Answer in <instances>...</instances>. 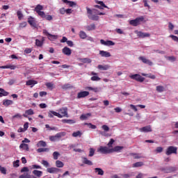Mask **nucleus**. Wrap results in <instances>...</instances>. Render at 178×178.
<instances>
[{
    "label": "nucleus",
    "mask_w": 178,
    "mask_h": 178,
    "mask_svg": "<svg viewBox=\"0 0 178 178\" xmlns=\"http://www.w3.org/2000/svg\"><path fill=\"white\" fill-rule=\"evenodd\" d=\"M35 12H36V13H38V16H40V17H41L42 19H45V16L46 14L44 11V6H42V5L38 4L35 9H34Z\"/></svg>",
    "instance_id": "nucleus-1"
},
{
    "label": "nucleus",
    "mask_w": 178,
    "mask_h": 178,
    "mask_svg": "<svg viewBox=\"0 0 178 178\" xmlns=\"http://www.w3.org/2000/svg\"><path fill=\"white\" fill-rule=\"evenodd\" d=\"M142 22H144V17L143 16L136 17L135 19H131L129 21V24L134 26V27H137V26L141 24Z\"/></svg>",
    "instance_id": "nucleus-2"
},
{
    "label": "nucleus",
    "mask_w": 178,
    "mask_h": 178,
    "mask_svg": "<svg viewBox=\"0 0 178 178\" xmlns=\"http://www.w3.org/2000/svg\"><path fill=\"white\" fill-rule=\"evenodd\" d=\"M86 10L88 19H90V20H94L95 22L99 20V17L95 14L92 15V10L90 8L86 7Z\"/></svg>",
    "instance_id": "nucleus-3"
},
{
    "label": "nucleus",
    "mask_w": 178,
    "mask_h": 178,
    "mask_svg": "<svg viewBox=\"0 0 178 178\" xmlns=\"http://www.w3.org/2000/svg\"><path fill=\"white\" fill-rule=\"evenodd\" d=\"M97 152H100V154L106 155L108 154H112V150L106 146H101L99 149H97Z\"/></svg>",
    "instance_id": "nucleus-4"
},
{
    "label": "nucleus",
    "mask_w": 178,
    "mask_h": 178,
    "mask_svg": "<svg viewBox=\"0 0 178 178\" xmlns=\"http://www.w3.org/2000/svg\"><path fill=\"white\" fill-rule=\"evenodd\" d=\"M172 154H177V147L175 146H169L165 151V154L169 156L172 155Z\"/></svg>",
    "instance_id": "nucleus-5"
},
{
    "label": "nucleus",
    "mask_w": 178,
    "mask_h": 178,
    "mask_svg": "<svg viewBox=\"0 0 178 178\" xmlns=\"http://www.w3.org/2000/svg\"><path fill=\"white\" fill-rule=\"evenodd\" d=\"M129 77L132 80H136V81H138L139 83H143V81L145 80V78L141 76V75L138 74L130 75Z\"/></svg>",
    "instance_id": "nucleus-6"
},
{
    "label": "nucleus",
    "mask_w": 178,
    "mask_h": 178,
    "mask_svg": "<svg viewBox=\"0 0 178 178\" xmlns=\"http://www.w3.org/2000/svg\"><path fill=\"white\" fill-rule=\"evenodd\" d=\"M65 136H66V132H60L56 134L55 136H49V140L50 141H56L58 138L65 137Z\"/></svg>",
    "instance_id": "nucleus-7"
},
{
    "label": "nucleus",
    "mask_w": 178,
    "mask_h": 178,
    "mask_svg": "<svg viewBox=\"0 0 178 178\" xmlns=\"http://www.w3.org/2000/svg\"><path fill=\"white\" fill-rule=\"evenodd\" d=\"M43 34H44V35H47L50 41H54V40H58V35L49 33L46 29L43 30Z\"/></svg>",
    "instance_id": "nucleus-8"
},
{
    "label": "nucleus",
    "mask_w": 178,
    "mask_h": 178,
    "mask_svg": "<svg viewBox=\"0 0 178 178\" xmlns=\"http://www.w3.org/2000/svg\"><path fill=\"white\" fill-rule=\"evenodd\" d=\"M138 60H141V62H143V63H144L145 65H148V66H152V65H154V63H152V61H151L149 59H147L145 56L138 57Z\"/></svg>",
    "instance_id": "nucleus-9"
},
{
    "label": "nucleus",
    "mask_w": 178,
    "mask_h": 178,
    "mask_svg": "<svg viewBox=\"0 0 178 178\" xmlns=\"http://www.w3.org/2000/svg\"><path fill=\"white\" fill-rule=\"evenodd\" d=\"M58 113L61 115V118H69V115L67 114V107L60 108Z\"/></svg>",
    "instance_id": "nucleus-10"
},
{
    "label": "nucleus",
    "mask_w": 178,
    "mask_h": 178,
    "mask_svg": "<svg viewBox=\"0 0 178 178\" xmlns=\"http://www.w3.org/2000/svg\"><path fill=\"white\" fill-rule=\"evenodd\" d=\"M135 33L137 34L138 37H140V38L151 37V34L148 33H143L142 31H135Z\"/></svg>",
    "instance_id": "nucleus-11"
},
{
    "label": "nucleus",
    "mask_w": 178,
    "mask_h": 178,
    "mask_svg": "<svg viewBox=\"0 0 178 178\" xmlns=\"http://www.w3.org/2000/svg\"><path fill=\"white\" fill-rule=\"evenodd\" d=\"M100 44H102V45H105L106 47H112L115 45V42L113 41L112 40L105 41L103 39L100 40Z\"/></svg>",
    "instance_id": "nucleus-12"
},
{
    "label": "nucleus",
    "mask_w": 178,
    "mask_h": 178,
    "mask_svg": "<svg viewBox=\"0 0 178 178\" xmlns=\"http://www.w3.org/2000/svg\"><path fill=\"white\" fill-rule=\"evenodd\" d=\"M81 159H82V163H83V165H88V166H92V165H94V163H92L87 157L82 156Z\"/></svg>",
    "instance_id": "nucleus-13"
},
{
    "label": "nucleus",
    "mask_w": 178,
    "mask_h": 178,
    "mask_svg": "<svg viewBox=\"0 0 178 178\" xmlns=\"http://www.w3.org/2000/svg\"><path fill=\"white\" fill-rule=\"evenodd\" d=\"M54 116H57V118H62V115L59 113L54 111H49L48 113V117L52 118Z\"/></svg>",
    "instance_id": "nucleus-14"
},
{
    "label": "nucleus",
    "mask_w": 178,
    "mask_h": 178,
    "mask_svg": "<svg viewBox=\"0 0 178 178\" xmlns=\"http://www.w3.org/2000/svg\"><path fill=\"white\" fill-rule=\"evenodd\" d=\"M88 95H90V92H88V91H82V92H79L77 94V98L78 99L84 98L86 97H88Z\"/></svg>",
    "instance_id": "nucleus-15"
},
{
    "label": "nucleus",
    "mask_w": 178,
    "mask_h": 178,
    "mask_svg": "<svg viewBox=\"0 0 178 178\" xmlns=\"http://www.w3.org/2000/svg\"><path fill=\"white\" fill-rule=\"evenodd\" d=\"M99 54L102 58H111V56H112L108 51L104 50H100Z\"/></svg>",
    "instance_id": "nucleus-16"
},
{
    "label": "nucleus",
    "mask_w": 178,
    "mask_h": 178,
    "mask_svg": "<svg viewBox=\"0 0 178 178\" xmlns=\"http://www.w3.org/2000/svg\"><path fill=\"white\" fill-rule=\"evenodd\" d=\"M48 173H59L60 172V169L55 167L49 168L47 169Z\"/></svg>",
    "instance_id": "nucleus-17"
},
{
    "label": "nucleus",
    "mask_w": 178,
    "mask_h": 178,
    "mask_svg": "<svg viewBox=\"0 0 178 178\" xmlns=\"http://www.w3.org/2000/svg\"><path fill=\"white\" fill-rule=\"evenodd\" d=\"M90 74L92 76L90 78V80L92 81H99V80H101V78H99V76H97L98 74H97L96 72H92Z\"/></svg>",
    "instance_id": "nucleus-18"
},
{
    "label": "nucleus",
    "mask_w": 178,
    "mask_h": 178,
    "mask_svg": "<svg viewBox=\"0 0 178 178\" xmlns=\"http://www.w3.org/2000/svg\"><path fill=\"white\" fill-rule=\"evenodd\" d=\"M62 52L64 55H67V56H70V55H72V49L67 47H64L62 49Z\"/></svg>",
    "instance_id": "nucleus-19"
},
{
    "label": "nucleus",
    "mask_w": 178,
    "mask_h": 178,
    "mask_svg": "<svg viewBox=\"0 0 178 178\" xmlns=\"http://www.w3.org/2000/svg\"><path fill=\"white\" fill-rule=\"evenodd\" d=\"M140 131H143V133H149L152 131V128H151V125H148L140 128Z\"/></svg>",
    "instance_id": "nucleus-20"
},
{
    "label": "nucleus",
    "mask_w": 178,
    "mask_h": 178,
    "mask_svg": "<svg viewBox=\"0 0 178 178\" xmlns=\"http://www.w3.org/2000/svg\"><path fill=\"white\" fill-rule=\"evenodd\" d=\"M96 3H98L99 5H95V8H97L98 9H104V8H108L106 5L104 3V1H96ZM103 7V8H102Z\"/></svg>",
    "instance_id": "nucleus-21"
},
{
    "label": "nucleus",
    "mask_w": 178,
    "mask_h": 178,
    "mask_svg": "<svg viewBox=\"0 0 178 178\" xmlns=\"http://www.w3.org/2000/svg\"><path fill=\"white\" fill-rule=\"evenodd\" d=\"M86 90H87L88 91H93V92H99L101 89L99 88H93L91 86H88L86 88Z\"/></svg>",
    "instance_id": "nucleus-22"
},
{
    "label": "nucleus",
    "mask_w": 178,
    "mask_h": 178,
    "mask_svg": "<svg viewBox=\"0 0 178 178\" xmlns=\"http://www.w3.org/2000/svg\"><path fill=\"white\" fill-rule=\"evenodd\" d=\"M28 23L32 27H35L37 26V24H35V20L32 17H30L28 18Z\"/></svg>",
    "instance_id": "nucleus-23"
},
{
    "label": "nucleus",
    "mask_w": 178,
    "mask_h": 178,
    "mask_svg": "<svg viewBox=\"0 0 178 178\" xmlns=\"http://www.w3.org/2000/svg\"><path fill=\"white\" fill-rule=\"evenodd\" d=\"M17 67L16 65H12L0 66V69H10L11 70H15Z\"/></svg>",
    "instance_id": "nucleus-24"
},
{
    "label": "nucleus",
    "mask_w": 178,
    "mask_h": 178,
    "mask_svg": "<svg viewBox=\"0 0 178 178\" xmlns=\"http://www.w3.org/2000/svg\"><path fill=\"white\" fill-rule=\"evenodd\" d=\"M34 115V111L31 108L26 110L25 111V113L23 114L24 118H28L27 115Z\"/></svg>",
    "instance_id": "nucleus-25"
},
{
    "label": "nucleus",
    "mask_w": 178,
    "mask_h": 178,
    "mask_svg": "<svg viewBox=\"0 0 178 178\" xmlns=\"http://www.w3.org/2000/svg\"><path fill=\"white\" fill-rule=\"evenodd\" d=\"M111 66L109 65H99L97 66V69H99V70H108V69H110Z\"/></svg>",
    "instance_id": "nucleus-26"
},
{
    "label": "nucleus",
    "mask_w": 178,
    "mask_h": 178,
    "mask_svg": "<svg viewBox=\"0 0 178 178\" xmlns=\"http://www.w3.org/2000/svg\"><path fill=\"white\" fill-rule=\"evenodd\" d=\"M63 2L64 3H67V5H69V6H70V8H73V6H76L77 5L76 3V2L70 1H68V0H63Z\"/></svg>",
    "instance_id": "nucleus-27"
},
{
    "label": "nucleus",
    "mask_w": 178,
    "mask_h": 178,
    "mask_svg": "<svg viewBox=\"0 0 178 178\" xmlns=\"http://www.w3.org/2000/svg\"><path fill=\"white\" fill-rule=\"evenodd\" d=\"M44 41H45V39L44 38H42V40L36 39L35 40V45L37 47H42L44 44Z\"/></svg>",
    "instance_id": "nucleus-28"
},
{
    "label": "nucleus",
    "mask_w": 178,
    "mask_h": 178,
    "mask_svg": "<svg viewBox=\"0 0 178 178\" xmlns=\"http://www.w3.org/2000/svg\"><path fill=\"white\" fill-rule=\"evenodd\" d=\"M95 173H97L99 176H104V172L102 170V168H95Z\"/></svg>",
    "instance_id": "nucleus-29"
},
{
    "label": "nucleus",
    "mask_w": 178,
    "mask_h": 178,
    "mask_svg": "<svg viewBox=\"0 0 178 178\" xmlns=\"http://www.w3.org/2000/svg\"><path fill=\"white\" fill-rule=\"evenodd\" d=\"M38 82L37 81H34L33 79H30L26 81V85L27 86H31V88H33V86H35V84H38Z\"/></svg>",
    "instance_id": "nucleus-30"
},
{
    "label": "nucleus",
    "mask_w": 178,
    "mask_h": 178,
    "mask_svg": "<svg viewBox=\"0 0 178 178\" xmlns=\"http://www.w3.org/2000/svg\"><path fill=\"white\" fill-rule=\"evenodd\" d=\"M8 95H9V93L5 89L0 88V97H8Z\"/></svg>",
    "instance_id": "nucleus-31"
},
{
    "label": "nucleus",
    "mask_w": 178,
    "mask_h": 178,
    "mask_svg": "<svg viewBox=\"0 0 178 178\" xmlns=\"http://www.w3.org/2000/svg\"><path fill=\"white\" fill-rule=\"evenodd\" d=\"M13 101L10 100V99H4L3 100V105L4 106H9V105H13Z\"/></svg>",
    "instance_id": "nucleus-32"
},
{
    "label": "nucleus",
    "mask_w": 178,
    "mask_h": 178,
    "mask_svg": "<svg viewBox=\"0 0 178 178\" xmlns=\"http://www.w3.org/2000/svg\"><path fill=\"white\" fill-rule=\"evenodd\" d=\"M130 155H131V156H134V159H141V158H144V156H143L141 154L131 153Z\"/></svg>",
    "instance_id": "nucleus-33"
},
{
    "label": "nucleus",
    "mask_w": 178,
    "mask_h": 178,
    "mask_svg": "<svg viewBox=\"0 0 178 178\" xmlns=\"http://www.w3.org/2000/svg\"><path fill=\"white\" fill-rule=\"evenodd\" d=\"M90 116H91V113H88L86 114H82L80 116V119L81 120H87V119H88V118H90Z\"/></svg>",
    "instance_id": "nucleus-34"
},
{
    "label": "nucleus",
    "mask_w": 178,
    "mask_h": 178,
    "mask_svg": "<svg viewBox=\"0 0 178 178\" xmlns=\"http://www.w3.org/2000/svg\"><path fill=\"white\" fill-rule=\"evenodd\" d=\"M123 149V146H115L114 148L111 149L112 152H119V151Z\"/></svg>",
    "instance_id": "nucleus-35"
},
{
    "label": "nucleus",
    "mask_w": 178,
    "mask_h": 178,
    "mask_svg": "<svg viewBox=\"0 0 178 178\" xmlns=\"http://www.w3.org/2000/svg\"><path fill=\"white\" fill-rule=\"evenodd\" d=\"M33 175H34L37 177H41V176H42V171L34 170L33 171Z\"/></svg>",
    "instance_id": "nucleus-36"
},
{
    "label": "nucleus",
    "mask_w": 178,
    "mask_h": 178,
    "mask_svg": "<svg viewBox=\"0 0 178 178\" xmlns=\"http://www.w3.org/2000/svg\"><path fill=\"white\" fill-rule=\"evenodd\" d=\"M86 29L88 30V31H92L93 30H95L96 26L94 24H92L86 26Z\"/></svg>",
    "instance_id": "nucleus-37"
},
{
    "label": "nucleus",
    "mask_w": 178,
    "mask_h": 178,
    "mask_svg": "<svg viewBox=\"0 0 178 178\" xmlns=\"http://www.w3.org/2000/svg\"><path fill=\"white\" fill-rule=\"evenodd\" d=\"M141 166H144L143 161H138L133 164V168H141Z\"/></svg>",
    "instance_id": "nucleus-38"
},
{
    "label": "nucleus",
    "mask_w": 178,
    "mask_h": 178,
    "mask_svg": "<svg viewBox=\"0 0 178 178\" xmlns=\"http://www.w3.org/2000/svg\"><path fill=\"white\" fill-rule=\"evenodd\" d=\"M79 37L81 38V40H86V38H87V33H86V32L83 31H81L79 32Z\"/></svg>",
    "instance_id": "nucleus-39"
},
{
    "label": "nucleus",
    "mask_w": 178,
    "mask_h": 178,
    "mask_svg": "<svg viewBox=\"0 0 178 178\" xmlns=\"http://www.w3.org/2000/svg\"><path fill=\"white\" fill-rule=\"evenodd\" d=\"M142 76H144L145 77H148L149 79H152V80H155L156 79V76L155 75H151V74H142Z\"/></svg>",
    "instance_id": "nucleus-40"
},
{
    "label": "nucleus",
    "mask_w": 178,
    "mask_h": 178,
    "mask_svg": "<svg viewBox=\"0 0 178 178\" xmlns=\"http://www.w3.org/2000/svg\"><path fill=\"white\" fill-rule=\"evenodd\" d=\"M37 147H47V142H45L44 140H40L37 143Z\"/></svg>",
    "instance_id": "nucleus-41"
},
{
    "label": "nucleus",
    "mask_w": 178,
    "mask_h": 178,
    "mask_svg": "<svg viewBox=\"0 0 178 178\" xmlns=\"http://www.w3.org/2000/svg\"><path fill=\"white\" fill-rule=\"evenodd\" d=\"M19 148H22L23 149H24L25 151H29V145L27 144H25V143H22L20 145H19Z\"/></svg>",
    "instance_id": "nucleus-42"
},
{
    "label": "nucleus",
    "mask_w": 178,
    "mask_h": 178,
    "mask_svg": "<svg viewBox=\"0 0 178 178\" xmlns=\"http://www.w3.org/2000/svg\"><path fill=\"white\" fill-rule=\"evenodd\" d=\"M56 166L57 168H63V166H65V164L63 163V162L59 161V160H57L56 161Z\"/></svg>",
    "instance_id": "nucleus-43"
},
{
    "label": "nucleus",
    "mask_w": 178,
    "mask_h": 178,
    "mask_svg": "<svg viewBox=\"0 0 178 178\" xmlns=\"http://www.w3.org/2000/svg\"><path fill=\"white\" fill-rule=\"evenodd\" d=\"M79 60H81L83 63H91L92 62L91 59L88 58H80Z\"/></svg>",
    "instance_id": "nucleus-44"
},
{
    "label": "nucleus",
    "mask_w": 178,
    "mask_h": 178,
    "mask_svg": "<svg viewBox=\"0 0 178 178\" xmlns=\"http://www.w3.org/2000/svg\"><path fill=\"white\" fill-rule=\"evenodd\" d=\"M49 152V148H47V147H45V148H38L37 149V152H39V153H40V152Z\"/></svg>",
    "instance_id": "nucleus-45"
},
{
    "label": "nucleus",
    "mask_w": 178,
    "mask_h": 178,
    "mask_svg": "<svg viewBox=\"0 0 178 178\" xmlns=\"http://www.w3.org/2000/svg\"><path fill=\"white\" fill-rule=\"evenodd\" d=\"M84 126H88L89 129H92V130H95V129H97V126L91 123H84Z\"/></svg>",
    "instance_id": "nucleus-46"
},
{
    "label": "nucleus",
    "mask_w": 178,
    "mask_h": 178,
    "mask_svg": "<svg viewBox=\"0 0 178 178\" xmlns=\"http://www.w3.org/2000/svg\"><path fill=\"white\" fill-rule=\"evenodd\" d=\"M156 90L158 92H163V91H165V88L162 86H156Z\"/></svg>",
    "instance_id": "nucleus-47"
},
{
    "label": "nucleus",
    "mask_w": 178,
    "mask_h": 178,
    "mask_svg": "<svg viewBox=\"0 0 178 178\" xmlns=\"http://www.w3.org/2000/svg\"><path fill=\"white\" fill-rule=\"evenodd\" d=\"M82 133L80 131H77L76 132H73L72 137H81Z\"/></svg>",
    "instance_id": "nucleus-48"
},
{
    "label": "nucleus",
    "mask_w": 178,
    "mask_h": 178,
    "mask_svg": "<svg viewBox=\"0 0 178 178\" xmlns=\"http://www.w3.org/2000/svg\"><path fill=\"white\" fill-rule=\"evenodd\" d=\"M19 178H31V175L29 173H24L23 175H20Z\"/></svg>",
    "instance_id": "nucleus-49"
},
{
    "label": "nucleus",
    "mask_w": 178,
    "mask_h": 178,
    "mask_svg": "<svg viewBox=\"0 0 178 178\" xmlns=\"http://www.w3.org/2000/svg\"><path fill=\"white\" fill-rule=\"evenodd\" d=\"M20 161L16 160L15 161H13V165L14 168H19L20 166Z\"/></svg>",
    "instance_id": "nucleus-50"
},
{
    "label": "nucleus",
    "mask_w": 178,
    "mask_h": 178,
    "mask_svg": "<svg viewBox=\"0 0 178 178\" xmlns=\"http://www.w3.org/2000/svg\"><path fill=\"white\" fill-rule=\"evenodd\" d=\"M95 154V149L94 148H90L89 154L88 156H94V154Z\"/></svg>",
    "instance_id": "nucleus-51"
},
{
    "label": "nucleus",
    "mask_w": 178,
    "mask_h": 178,
    "mask_svg": "<svg viewBox=\"0 0 178 178\" xmlns=\"http://www.w3.org/2000/svg\"><path fill=\"white\" fill-rule=\"evenodd\" d=\"M17 16L19 20H22V18L23 17V13H22V11L18 10L17 12Z\"/></svg>",
    "instance_id": "nucleus-52"
},
{
    "label": "nucleus",
    "mask_w": 178,
    "mask_h": 178,
    "mask_svg": "<svg viewBox=\"0 0 178 178\" xmlns=\"http://www.w3.org/2000/svg\"><path fill=\"white\" fill-rule=\"evenodd\" d=\"M145 8H147V9H151V6L148 5V0H143Z\"/></svg>",
    "instance_id": "nucleus-53"
},
{
    "label": "nucleus",
    "mask_w": 178,
    "mask_h": 178,
    "mask_svg": "<svg viewBox=\"0 0 178 178\" xmlns=\"http://www.w3.org/2000/svg\"><path fill=\"white\" fill-rule=\"evenodd\" d=\"M59 155H60V154H59V152H54L53 153V157H54V159H55V161H56L59 156Z\"/></svg>",
    "instance_id": "nucleus-54"
},
{
    "label": "nucleus",
    "mask_w": 178,
    "mask_h": 178,
    "mask_svg": "<svg viewBox=\"0 0 178 178\" xmlns=\"http://www.w3.org/2000/svg\"><path fill=\"white\" fill-rule=\"evenodd\" d=\"M163 147H156L155 152L157 153V154H161V152H163Z\"/></svg>",
    "instance_id": "nucleus-55"
},
{
    "label": "nucleus",
    "mask_w": 178,
    "mask_h": 178,
    "mask_svg": "<svg viewBox=\"0 0 178 178\" xmlns=\"http://www.w3.org/2000/svg\"><path fill=\"white\" fill-rule=\"evenodd\" d=\"M113 143H115V140H113V138H111L109 143L107 144L108 148H112V145H113Z\"/></svg>",
    "instance_id": "nucleus-56"
},
{
    "label": "nucleus",
    "mask_w": 178,
    "mask_h": 178,
    "mask_svg": "<svg viewBox=\"0 0 178 178\" xmlns=\"http://www.w3.org/2000/svg\"><path fill=\"white\" fill-rule=\"evenodd\" d=\"M27 26V22H24L22 23H20L19 25V29H24Z\"/></svg>",
    "instance_id": "nucleus-57"
},
{
    "label": "nucleus",
    "mask_w": 178,
    "mask_h": 178,
    "mask_svg": "<svg viewBox=\"0 0 178 178\" xmlns=\"http://www.w3.org/2000/svg\"><path fill=\"white\" fill-rule=\"evenodd\" d=\"M42 165H44L45 168H49V163L45 160L42 161Z\"/></svg>",
    "instance_id": "nucleus-58"
},
{
    "label": "nucleus",
    "mask_w": 178,
    "mask_h": 178,
    "mask_svg": "<svg viewBox=\"0 0 178 178\" xmlns=\"http://www.w3.org/2000/svg\"><path fill=\"white\" fill-rule=\"evenodd\" d=\"M170 38L173 40V41H175L176 42H178V37L174 35H170Z\"/></svg>",
    "instance_id": "nucleus-59"
},
{
    "label": "nucleus",
    "mask_w": 178,
    "mask_h": 178,
    "mask_svg": "<svg viewBox=\"0 0 178 178\" xmlns=\"http://www.w3.org/2000/svg\"><path fill=\"white\" fill-rule=\"evenodd\" d=\"M0 172L2 175H6V168L5 167H0Z\"/></svg>",
    "instance_id": "nucleus-60"
},
{
    "label": "nucleus",
    "mask_w": 178,
    "mask_h": 178,
    "mask_svg": "<svg viewBox=\"0 0 178 178\" xmlns=\"http://www.w3.org/2000/svg\"><path fill=\"white\" fill-rule=\"evenodd\" d=\"M46 20H48L49 22H51V20H53L54 19V17H52L51 15H45V17L44 18Z\"/></svg>",
    "instance_id": "nucleus-61"
},
{
    "label": "nucleus",
    "mask_w": 178,
    "mask_h": 178,
    "mask_svg": "<svg viewBox=\"0 0 178 178\" xmlns=\"http://www.w3.org/2000/svg\"><path fill=\"white\" fill-rule=\"evenodd\" d=\"M46 86L47 87V88H54V83L49 82L46 83Z\"/></svg>",
    "instance_id": "nucleus-62"
},
{
    "label": "nucleus",
    "mask_w": 178,
    "mask_h": 178,
    "mask_svg": "<svg viewBox=\"0 0 178 178\" xmlns=\"http://www.w3.org/2000/svg\"><path fill=\"white\" fill-rule=\"evenodd\" d=\"M29 168L24 167L21 169V173H24V172H29Z\"/></svg>",
    "instance_id": "nucleus-63"
},
{
    "label": "nucleus",
    "mask_w": 178,
    "mask_h": 178,
    "mask_svg": "<svg viewBox=\"0 0 178 178\" xmlns=\"http://www.w3.org/2000/svg\"><path fill=\"white\" fill-rule=\"evenodd\" d=\"M102 128L103 129V130H104V131H108L109 130V127L106 124L102 125Z\"/></svg>",
    "instance_id": "nucleus-64"
}]
</instances>
